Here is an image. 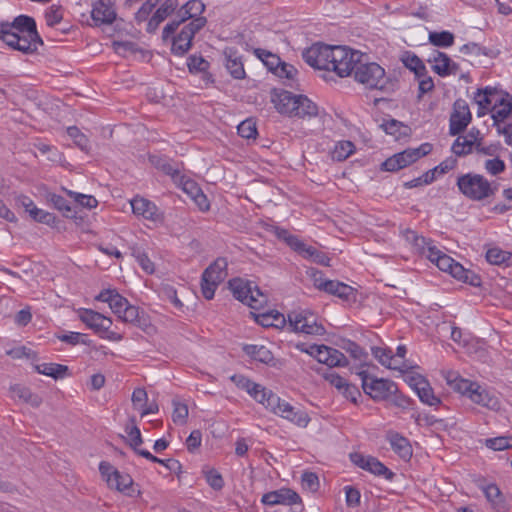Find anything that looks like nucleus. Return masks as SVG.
Here are the masks:
<instances>
[{
    "label": "nucleus",
    "mask_w": 512,
    "mask_h": 512,
    "mask_svg": "<svg viewBox=\"0 0 512 512\" xmlns=\"http://www.w3.org/2000/svg\"><path fill=\"white\" fill-rule=\"evenodd\" d=\"M95 299L107 303L113 313L119 312V309L123 308L128 300L120 295L115 289H106L101 291Z\"/></svg>",
    "instance_id": "nucleus-33"
},
{
    "label": "nucleus",
    "mask_w": 512,
    "mask_h": 512,
    "mask_svg": "<svg viewBox=\"0 0 512 512\" xmlns=\"http://www.w3.org/2000/svg\"><path fill=\"white\" fill-rule=\"evenodd\" d=\"M47 201L57 210L61 211L65 216H69V213L72 212L69 202L61 195L49 193L47 195Z\"/></svg>",
    "instance_id": "nucleus-50"
},
{
    "label": "nucleus",
    "mask_w": 512,
    "mask_h": 512,
    "mask_svg": "<svg viewBox=\"0 0 512 512\" xmlns=\"http://www.w3.org/2000/svg\"><path fill=\"white\" fill-rule=\"evenodd\" d=\"M132 211L135 215L142 216L145 219L156 221L160 218L157 206L142 197H135L131 200Z\"/></svg>",
    "instance_id": "nucleus-27"
},
{
    "label": "nucleus",
    "mask_w": 512,
    "mask_h": 512,
    "mask_svg": "<svg viewBox=\"0 0 512 512\" xmlns=\"http://www.w3.org/2000/svg\"><path fill=\"white\" fill-rule=\"evenodd\" d=\"M386 439L391 449L405 462L410 461L413 455V449L410 441L395 431H388Z\"/></svg>",
    "instance_id": "nucleus-26"
},
{
    "label": "nucleus",
    "mask_w": 512,
    "mask_h": 512,
    "mask_svg": "<svg viewBox=\"0 0 512 512\" xmlns=\"http://www.w3.org/2000/svg\"><path fill=\"white\" fill-rule=\"evenodd\" d=\"M289 326L293 331L307 334L321 336L325 333V328L319 321L317 315L308 311H293L288 315Z\"/></svg>",
    "instance_id": "nucleus-11"
},
{
    "label": "nucleus",
    "mask_w": 512,
    "mask_h": 512,
    "mask_svg": "<svg viewBox=\"0 0 512 512\" xmlns=\"http://www.w3.org/2000/svg\"><path fill=\"white\" fill-rule=\"evenodd\" d=\"M354 149L355 146L351 141L338 142L332 152V158L336 161H344L354 152Z\"/></svg>",
    "instance_id": "nucleus-46"
},
{
    "label": "nucleus",
    "mask_w": 512,
    "mask_h": 512,
    "mask_svg": "<svg viewBox=\"0 0 512 512\" xmlns=\"http://www.w3.org/2000/svg\"><path fill=\"white\" fill-rule=\"evenodd\" d=\"M91 17L97 26L111 24L116 19L112 0H94Z\"/></svg>",
    "instance_id": "nucleus-24"
},
{
    "label": "nucleus",
    "mask_w": 512,
    "mask_h": 512,
    "mask_svg": "<svg viewBox=\"0 0 512 512\" xmlns=\"http://www.w3.org/2000/svg\"><path fill=\"white\" fill-rule=\"evenodd\" d=\"M496 106L492 109V119L494 123L504 122L509 117L512 118V95L504 91L500 94Z\"/></svg>",
    "instance_id": "nucleus-28"
},
{
    "label": "nucleus",
    "mask_w": 512,
    "mask_h": 512,
    "mask_svg": "<svg viewBox=\"0 0 512 512\" xmlns=\"http://www.w3.org/2000/svg\"><path fill=\"white\" fill-rule=\"evenodd\" d=\"M484 168L492 176H496L505 171V163L500 158L496 157L493 159H488L484 163Z\"/></svg>",
    "instance_id": "nucleus-60"
},
{
    "label": "nucleus",
    "mask_w": 512,
    "mask_h": 512,
    "mask_svg": "<svg viewBox=\"0 0 512 512\" xmlns=\"http://www.w3.org/2000/svg\"><path fill=\"white\" fill-rule=\"evenodd\" d=\"M150 161L158 170L172 178H177L180 175L179 164L174 163L167 158L153 156L150 158Z\"/></svg>",
    "instance_id": "nucleus-38"
},
{
    "label": "nucleus",
    "mask_w": 512,
    "mask_h": 512,
    "mask_svg": "<svg viewBox=\"0 0 512 512\" xmlns=\"http://www.w3.org/2000/svg\"><path fill=\"white\" fill-rule=\"evenodd\" d=\"M401 61L406 68L414 72L415 76L423 75L425 70H427L423 61L412 52H405L401 57Z\"/></svg>",
    "instance_id": "nucleus-41"
},
{
    "label": "nucleus",
    "mask_w": 512,
    "mask_h": 512,
    "mask_svg": "<svg viewBox=\"0 0 512 512\" xmlns=\"http://www.w3.org/2000/svg\"><path fill=\"white\" fill-rule=\"evenodd\" d=\"M353 75L356 82L369 90H384L388 83L384 68L376 62H370L364 53Z\"/></svg>",
    "instance_id": "nucleus-4"
},
{
    "label": "nucleus",
    "mask_w": 512,
    "mask_h": 512,
    "mask_svg": "<svg viewBox=\"0 0 512 512\" xmlns=\"http://www.w3.org/2000/svg\"><path fill=\"white\" fill-rule=\"evenodd\" d=\"M158 8L154 11L147 23V32L153 33L159 25L180 6L179 0H161Z\"/></svg>",
    "instance_id": "nucleus-23"
},
{
    "label": "nucleus",
    "mask_w": 512,
    "mask_h": 512,
    "mask_svg": "<svg viewBox=\"0 0 512 512\" xmlns=\"http://www.w3.org/2000/svg\"><path fill=\"white\" fill-rule=\"evenodd\" d=\"M99 471L110 488L116 489L127 496L133 495V479L129 474L120 472L106 461L99 464Z\"/></svg>",
    "instance_id": "nucleus-14"
},
{
    "label": "nucleus",
    "mask_w": 512,
    "mask_h": 512,
    "mask_svg": "<svg viewBox=\"0 0 512 512\" xmlns=\"http://www.w3.org/2000/svg\"><path fill=\"white\" fill-rule=\"evenodd\" d=\"M359 375L363 391L374 401H385L398 390L397 385L391 380L370 376L365 371L360 372Z\"/></svg>",
    "instance_id": "nucleus-10"
},
{
    "label": "nucleus",
    "mask_w": 512,
    "mask_h": 512,
    "mask_svg": "<svg viewBox=\"0 0 512 512\" xmlns=\"http://www.w3.org/2000/svg\"><path fill=\"white\" fill-rule=\"evenodd\" d=\"M298 74L297 69L286 62H282L281 65L276 68L275 75L279 78H285L287 80L293 81Z\"/></svg>",
    "instance_id": "nucleus-63"
},
{
    "label": "nucleus",
    "mask_w": 512,
    "mask_h": 512,
    "mask_svg": "<svg viewBox=\"0 0 512 512\" xmlns=\"http://www.w3.org/2000/svg\"><path fill=\"white\" fill-rule=\"evenodd\" d=\"M67 193L76 203L84 208L92 209L98 205L97 199L92 195L81 194L73 191H67Z\"/></svg>",
    "instance_id": "nucleus-52"
},
{
    "label": "nucleus",
    "mask_w": 512,
    "mask_h": 512,
    "mask_svg": "<svg viewBox=\"0 0 512 512\" xmlns=\"http://www.w3.org/2000/svg\"><path fill=\"white\" fill-rule=\"evenodd\" d=\"M472 115L467 102L463 99H457L453 105V111L449 120L450 135H459L471 122Z\"/></svg>",
    "instance_id": "nucleus-19"
},
{
    "label": "nucleus",
    "mask_w": 512,
    "mask_h": 512,
    "mask_svg": "<svg viewBox=\"0 0 512 512\" xmlns=\"http://www.w3.org/2000/svg\"><path fill=\"white\" fill-rule=\"evenodd\" d=\"M469 399L472 402L491 410H498L500 408L498 397L479 384L474 388L472 394H469Z\"/></svg>",
    "instance_id": "nucleus-29"
},
{
    "label": "nucleus",
    "mask_w": 512,
    "mask_h": 512,
    "mask_svg": "<svg viewBox=\"0 0 512 512\" xmlns=\"http://www.w3.org/2000/svg\"><path fill=\"white\" fill-rule=\"evenodd\" d=\"M238 134L242 138L251 139L255 138L257 135L256 124L251 119H246L242 121L237 127Z\"/></svg>",
    "instance_id": "nucleus-54"
},
{
    "label": "nucleus",
    "mask_w": 512,
    "mask_h": 512,
    "mask_svg": "<svg viewBox=\"0 0 512 512\" xmlns=\"http://www.w3.org/2000/svg\"><path fill=\"white\" fill-rule=\"evenodd\" d=\"M295 348L328 367H346L349 364L348 359L342 352L324 344L317 345L298 342L295 344Z\"/></svg>",
    "instance_id": "nucleus-5"
},
{
    "label": "nucleus",
    "mask_w": 512,
    "mask_h": 512,
    "mask_svg": "<svg viewBox=\"0 0 512 512\" xmlns=\"http://www.w3.org/2000/svg\"><path fill=\"white\" fill-rule=\"evenodd\" d=\"M261 502L268 506H275V505L291 506V505L300 503L301 498L292 489L282 488L279 490L265 493L261 498Z\"/></svg>",
    "instance_id": "nucleus-22"
},
{
    "label": "nucleus",
    "mask_w": 512,
    "mask_h": 512,
    "mask_svg": "<svg viewBox=\"0 0 512 512\" xmlns=\"http://www.w3.org/2000/svg\"><path fill=\"white\" fill-rule=\"evenodd\" d=\"M207 23L206 18H196L184 25L179 34L173 37L171 51L174 55L182 56L192 46V40Z\"/></svg>",
    "instance_id": "nucleus-15"
},
{
    "label": "nucleus",
    "mask_w": 512,
    "mask_h": 512,
    "mask_svg": "<svg viewBox=\"0 0 512 512\" xmlns=\"http://www.w3.org/2000/svg\"><path fill=\"white\" fill-rule=\"evenodd\" d=\"M269 410L300 427H306L310 418L306 412L295 409L290 403L281 399L278 395L272 396Z\"/></svg>",
    "instance_id": "nucleus-16"
},
{
    "label": "nucleus",
    "mask_w": 512,
    "mask_h": 512,
    "mask_svg": "<svg viewBox=\"0 0 512 512\" xmlns=\"http://www.w3.org/2000/svg\"><path fill=\"white\" fill-rule=\"evenodd\" d=\"M372 355L385 367L391 364V356L393 352L387 347H372Z\"/></svg>",
    "instance_id": "nucleus-58"
},
{
    "label": "nucleus",
    "mask_w": 512,
    "mask_h": 512,
    "mask_svg": "<svg viewBox=\"0 0 512 512\" xmlns=\"http://www.w3.org/2000/svg\"><path fill=\"white\" fill-rule=\"evenodd\" d=\"M271 231L279 240L284 241L294 251L297 248L299 242L301 241L297 236L292 235L288 230L284 228L272 226Z\"/></svg>",
    "instance_id": "nucleus-48"
},
{
    "label": "nucleus",
    "mask_w": 512,
    "mask_h": 512,
    "mask_svg": "<svg viewBox=\"0 0 512 512\" xmlns=\"http://www.w3.org/2000/svg\"><path fill=\"white\" fill-rule=\"evenodd\" d=\"M173 408V422L176 424H184L186 422V418L188 417L187 405L178 401H173Z\"/></svg>",
    "instance_id": "nucleus-57"
},
{
    "label": "nucleus",
    "mask_w": 512,
    "mask_h": 512,
    "mask_svg": "<svg viewBox=\"0 0 512 512\" xmlns=\"http://www.w3.org/2000/svg\"><path fill=\"white\" fill-rule=\"evenodd\" d=\"M80 320L100 337L110 341H121L123 335L111 331L112 319L91 309H82L79 311Z\"/></svg>",
    "instance_id": "nucleus-9"
},
{
    "label": "nucleus",
    "mask_w": 512,
    "mask_h": 512,
    "mask_svg": "<svg viewBox=\"0 0 512 512\" xmlns=\"http://www.w3.org/2000/svg\"><path fill=\"white\" fill-rule=\"evenodd\" d=\"M418 253L427 257L434 264H436L438 262V259H440V257H442V255L444 254L443 251L439 250L436 246L432 244V241L430 239L429 244H426L423 247V250H420Z\"/></svg>",
    "instance_id": "nucleus-62"
},
{
    "label": "nucleus",
    "mask_w": 512,
    "mask_h": 512,
    "mask_svg": "<svg viewBox=\"0 0 512 512\" xmlns=\"http://www.w3.org/2000/svg\"><path fill=\"white\" fill-rule=\"evenodd\" d=\"M225 54L226 68L231 76L235 79H243L245 77V70L241 59L231 50L229 52H225Z\"/></svg>",
    "instance_id": "nucleus-39"
},
{
    "label": "nucleus",
    "mask_w": 512,
    "mask_h": 512,
    "mask_svg": "<svg viewBox=\"0 0 512 512\" xmlns=\"http://www.w3.org/2000/svg\"><path fill=\"white\" fill-rule=\"evenodd\" d=\"M39 374L50 376L54 379H61L67 375L68 367L57 363H41L35 366Z\"/></svg>",
    "instance_id": "nucleus-36"
},
{
    "label": "nucleus",
    "mask_w": 512,
    "mask_h": 512,
    "mask_svg": "<svg viewBox=\"0 0 512 512\" xmlns=\"http://www.w3.org/2000/svg\"><path fill=\"white\" fill-rule=\"evenodd\" d=\"M429 42L440 48H448L451 47L454 44V35L453 33L449 31H432L429 33Z\"/></svg>",
    "instance_id": "nucleus-42"
},
{
    "label": "nucleus",
    "mask_w": 512,
    "mask_h": 512,
    "mask_svg": "<svg viewBox=\"0 0 512 512\" xmlns=\"http://www.w3.org/2000/svg\"><path fill=\"white\" fill-rule=\"evenodd\" d=\"M362 52L350 49L346 46H333L330 71L339 77H347L354 73Z\"/></svg>",
    "instance_id": "nucleus-6"
},
{
    "label": "nucleus",
    "mask_w": 512,
    "mask_h": 512,
    "mask_svg": "<svg viewBox=\"0 0 512 512\" xmlns=\"http://www.w3.org/2000/svg\"><path fill=\"white\" fill-rule=\"evenodd\" d=\"M512 258L511 252L493 247L487 250L486 260L493 265L508 264Z\"/></svg>",
    "instance_id": "nucleus-44"
},
{
    "label": "nucleus",
    "mask_w": 512,
    "mask_h": 512,
    "mask_svg": "<svg viewBox=\"0 0 512 512\" xmlns=\"http://www.w3.org/2000/svg\"><path fill=\"white\" fill-rule=\"evenodd\" d=\"M295 251L303 258L308 259L312 262L326 266L329 265L330 259L329 257H327L325 253L319 251L318 249L311 245H307L302 240L299 242Z\"/></svg>",
    "instance_id": "nucleus-32"
},
{
    "label": "nucleus",
    "mask_w": 512,
    "mask_h": 512,
    "mask_svg": "<svg viewBox=\"0 0 512 512\" xmlns=\"http://www.w3.org/2000/svg\"><path fill=\"white\" fill-rule=\"evenodd\" d=\"M454 278L469 283L471 285H477L479 282L478 276L470 271L465 269L459 262L454 261L449 272Z\"/></svg>",
    "instance_id": "nucleus-37"
},
{
    "label": "nucleus",
    "mask_w": 512,
    "mask_h": 512,
    "mask_svg": "<svg viewBox=\"0 0 512 512\" xmlns=\"http://www.w3.org/2000/svg\"><path fill=\"white\" fill-rule=\"evenodd\" d=\"M428 62L432 65V70L441 77L456 75L459 71V65L444 52L435 51L428 58Z\"/></svg>",
    "instance_id": "nucleus-21"
},
{
    "label": "nucleus",
    "mask_w": 512,
    "mask_h": 512,
    "mask_svg": "<svg viewBox=\"0 0 512 512\" xmlns=\"http://www.w3.org/2000/svg\"><path fill=\"white\" fill-rule=\"evenodd\" d=\"M243 350L252 359L264 364H270L274 360L272 352L264 345H245Z\"/></svg>",
    "instance_id": "nucleus-34"
},
{
    "label": "nucleus",
    "mask_w": 512,
    "mask_h": 512,
    "mask_svg": "<svg viewBox=\"0 0 512 512\" xmlns=\"http://www.w3.org/2000/svg\"><path fill=\"white\" fill-rule=\"evenodd\" d=\"M445 379L447 381V384L455 391L459 392L462 395H465L469 398V394H472V391L478 383L471 382L467 379H464L459 376L457 372L454 371H448L445 374Z\"/></svg>",
    "instance_id": "nucleus-30"
},
{
    "label": "nucleus",
    "mask_w": 512,
    "mask_h": 512,
    "mask_svg": "<svg viewBox=\"0 0 512 512\" xmlns=\"http://www.w3.org/2000/svg\"><path fill=\"white\" fill-rule=\"evenodd\" d=\"M480 140V131L473 127L466 135L457 137L452 144V152L456 156L468 155L473 151V148L476 147Z\"/></svg>",
    "instance_id": "nucleus-25"
},
{
    "label": "nucleus",
    "mask_w": 512,
    "mask_h": 512,
    "mask_svg": "<svg viewBox=\"0 0 512 512\" xmlns=\"http://www.w3.org/2000/svg\"><path fill=\"white\" fill-rule=\"evenodd\" d=\"M136 453L147 460L159 463L163 466H165L169 471L174 472L176 474L181 473L182 465L178 460L175 459H160L154 455H152L148 450H136Z\"/></svg>",
    "instance_id": "nucleus-40"
},
{
    "label": "nucleus",
    "mask_w": 512,
    "mask_h": 512,
    "mask_svg": "<svg viewBox=\"0 0 512 512\" xmlns=\"http://www.w3.org/2000/svg\"><path fill=\"white\" fill-rule=\"evenodd\" d=\"M45 19L48 26H55L59 24L63 19V10L61 6L52 5L45 13Z\"/></svg>",
    "instance_id": "nucleus-55"
},
{
    "label": "nucleus",
    "mask_w": 512,
    "mask_h": 512,
    "mask_svg": "<svg viewBox=\"0 0 512 512\" xmlns=\"http://www.w3.org/2000/svg\"><path fill=\"white\" fill-rule=\"evenodd\" d=\"M229 285L233 296L252 309L259 310L267 303V296L253 282L233 279Z\"/></svg>",
    "instance_id": "nucleus-7"
},
{
    "label": "nucleus",
    "mask_w": 512,
    "mask_h": 512,
    "mask_svg": "<svg viewBox=\"0 0 512 512\" xmlns=\"http://www.w3.org/2000/svg\"><path fill=\"white\" fill-rule=\"evenodd\" d=\"M205 10V5L201 0H189L177 12V19L169 22L163 29L162 37L164 40L170 38L178 29V27L186 20H194L203 18L201 14Z\"/></svg>",
    "instance_id": "nucleus-13"
},
{
    "label": "nucleus",
    "mask_w": 512,
    "mask_h": 512,
    "mask_svg": "<svg viewBox=\"0 0 512 512\" xmlns=\"http://www.w3.org/2000/svg\"><path fill=\"white\" fill-rule=\"evenodd\" d=\"M227 267V259L219 257L204 270L201 277V291L205 299L211 300L214 297L218 285L228 275Z\"/></svg>",
    "instance_id": "nucleus-8"
},
{
    "label": "nucleus",
    "mask_w": 512,
    "mask_h": 512,
    "mask_svg": "<svg viewBox=\"0 0 512 512\" xmlns=\"http://www.w3.org/2000/svg\"><path fill=\"white\" fill-rule=\"evenodd\" d=\"M456 185L459 192L469 200L484 201L493 197L498 191L499 184L489 181L477 173H466L457 177Z\"/></svg>",
    "instance_id": "nucleus-3"
},
{
    "label": "nucleus",
    "mask_w": 512,
    "mask_h": 512,
    "mask_svg": "<svg viewBox=\"0 0 512 512\" xmlns=\"http://www.w3.org/2000/svg\"><path fill=\"white\" fill-rule=\"evenodd\" d=\"M502 92L503 90L492 86L477 89L473 96L474 102L478 105L477 116L482 117L492 112L493 107L500 101L498 98Z\"/></svg>",
    "instance_id": "nucleus-20"
},
{
    "label": "nucleus",
    "mask_w": 512,
    "mask_h": 512,
    "mask_svg": "<svg viewBox=\"0 0 512 512\" xmlns=\"http://www.w3.org/2000/svg\"><path fill=\"white\" fill-rule=\"evenodd\" d=\"M118 319L124 323L132 324L134 326H141L144 324V312L140 311L137 306L129 303L119 309V312L114 313Z\"/></svg>",
    "instance_id": "nucleus-31"
},
{
    "label": "nucleus",
    "mask_w": 512,
    "mask_h": 512,
    "mask_svg": "<svg viewBox=\"0 0 512 512\" xmlns=\"http://www.w3.org/2000/svg\"><path fill=\"white\" fill-rule=\"evenodd\" d=\"M67 134L74 140V143L81 149L87 150L89 146L88 138L76 126L67 128Z\"/></svg>",
    "instance_id": "nucleus-53"
},
{
    "label": "nucleus",
    "mask_w": 512,
    "mask_h": 512,
    "mask_svg": "<svg viewBox=\"0 0 512 512\" xmlns=\"http://www.w3.org/2000/svg\"><path fill=\"white\" fill-rule=\"evenodd\" d=\"M187 66L191 73H202L206 72L210 65L203 57L192 55L188 58Z\"/></svg>",
    "instance_id": "nucleus-51"
},
{
    "label": "nucleus",
    "mask_w": 512,
    "mask_h": 512,
    "mask_svg": "<svg viewBox=\"0 0 512 512\" xmlns=\"http://www.w3.org/2000/svg\"><path fill=\"white\" fill-rule=\"evenodd\" d=\"M332 49L333 46L317 43L305 49L302 58L315 69L330 71Z\"/></svg>",
    "instance_id": "nucleus-17"
},
{
    "label": "nucleus",
    "mask_w": 512,
    "mask_h": 512,
    "mask_svg": "<svg viewBox=\"0 0 512 512\" xmlns=\"http://www.w3.org/2000/svg\"><path fill=\"white\" fill-rule=\"evenodd\" d=\"M431 151L432 145L430 143H424L418 148H408L386 159L382 163V169L390 172L398 171L429 154Z\"/></svg>",
    "instance_id": "nucleus-12"
},
{
    "label": "nucleus",
    "mask_w": 512,
    "mask_h": 512,
    "mask_svg": "<svg viewBox=\"0 0 512 512\" xmlns=\"http://www.w3.org/2000/svg\"><path fill=\"white\" fill-rule=\"evenodd\" d=\"M483 492L495 510L501 511L504 508L501 491L497 485L489 484L483 487Z\"/></svg>",
    "instance_id": "nucleus-43"
},
{
    "label": "nucleus",
    "mask_w": 512,
    "mask_h": 512,
    "mask_svg": "<svg viewBox=\"0 0 512 512\" xmlns=\"http://www.w3.org/2000/svg\"><path fill=\"white\" fill-rule=\"evenodd\" d=\"M132 255L136 258L138 264L146 273H154V263L149 259L146 253L140 251L139 249H133Z\"/></svg>",
    "instance_id": "nucleus-56"
},
{
    "label": "nucleus",
    "mask_w": 512,
    "mask_h": 512,
    "mask_svg": "<svg viewBox=\"0 0 512 512\" xmlns=\"http://www.w3.org/2000/svg\"><path fill=\"white\" fill-rule=\"evenodd\" d=\"M29 215L33 220L47 225L55 222V216L52 213L39 209L37 206L30 211Z\"/></svg>",
    "instance_id": "nucleus-59"
},
{
    "label": "nucleus",
    "mask_w": 512,
    "mask_h": 512,
    "mask_svg": "<svg viewBox=\"0 0 512 512\" xmlns=\"http://www.w3.org/2000/svg\"><path fill=\"white\" fill-rule=\"evenodd\" d=\"M486 447L494 451H502L505 449L512 448V437L511 436H499L495 438H489L485 440Z\"/></svg>",
    "instance_id": "nucleus-49"
},
{
    "label": "nucleus",
    "mask_w": 512,
    "mask_h": 512,
    "mask_svg": "<svg viewBox=\"0 0 512 512\" xmlns=\"http://www.w3.org/2000/svg\"><path fill=\"white\" fill-rule=\"evenodd\" d=\"M11 393L14 398H18L25 403L30 404L32 407H39L42 403V398L34 394L29 388L22 385H14L11 387Z\"/></svg>",
    "instance_id": "nucleus-35"
},
{
    "label": "nucleus",
    "mask_w": 512,
    "mask_h": 512,
    "mask_svg": "<svg viewBox=\"0 0 512 512\" xmlns=\"http://www.w3.org/2000/svg\"><path fill=\"white\" fill-rule=\"evenodd\" d=\"M271 101L280 114L289 117L311 118L318 115V106L304 95H294L285 90H274Z\"/></svg>",
    "instance_id": "nucleus-2"
},
{
    "label": "nucleus",
    "mask_w": 512,
    "mask_h": 512,
    "mask_svg": "<svg viewBox=\"0 0 512 512\" xmlns=\"http://www.w3.org/2000/svg\"><path fill=\"white\" fill-rule=\"evenodd\" d=\"M349 457L354 465L376 476H384L387 480H392L395 476L391 470L373 456L354 452L350 453Z\"/></svg>",
    "instance_id": "nucleus-18"
},
{
    "label": "nucleus",
    "mask_w": 512,
    "mask_h": 512,
    "mask_svg": "<svg viewBox=\"0 0 512 512\" xmlns=\"http://www.w3.org/2000/svg\"><path fill=\"white\" fill-rule=\"evenodd\" d=\"M419 81V95L421 98L425 93L430 92L434 89V82L431 76L428 75V71L425 70L423 75L415 76Z\"/></svg>",
    "instance_id": "nucleus-61"
},
{
    "label": "nucleus",
    "mask_w": 512,
    "mask_h": 512,
    "mask_svg": "<svg viewBox=\"0 0 512 512\" xmlns=\"http://www.w3.org/2000/svg\"><path fill=\"white\" fill-rule=\"evenodd\" d=\"M161 0H146L142 3L140 8L135 13V20L137 23L149 21L153 15L152 12L158 6Z\"/></svg>",
    "instance_id": "nucleus-45"
},
{
    "label": "nucleus",
    "mask_w": 512,
    "mask_h": 512,
    "mask_svg": "<svg viewBox=\"0 0 512 512\" xmlns=\"http://www.w3.org/2000/svg\"><path fill=\"white\" fill-rule=\"evenodd\" d=\"M406 240L410 242L417 252L423 250L426 244H429V239L418 235L415 231L407 230L405 233Z\"/></svg>",
    "instance_id": "nucleus-64"
},
{
    "label": "nucleus",
    "mask_w": 512,
    "mask_h": 512,
    "mask_svg": "<svg viewBox=\"0 0 512 512\" xmlns=\"http://www.w3.org/2000/svg\"><path fill=\"white\" fill-rule=\"evenodd\" d=\"M0 40L24 54H32L43 45L34 18L27 15H19L12 22H0Z\"/></svg>",
    "instance_id": "nucleus-1"
},
{
    "label": "nucleus",
    "mask_w": 512,
    "mask_h": 512,
    "mask_svg": "<svg viewBox=\"0 0 512 512\" xmlns=\"http://www.w3.org/2000/svg\"><path fill=\"white\" fill-rule=\"evenodd\" d=\"M420 390L417 392L419 399L430 406H435L440 403V399L434 395L433 389L428 382H421Z\"/></svg>",
    "instance_id": "nucleus-47"
}]
</instances>
